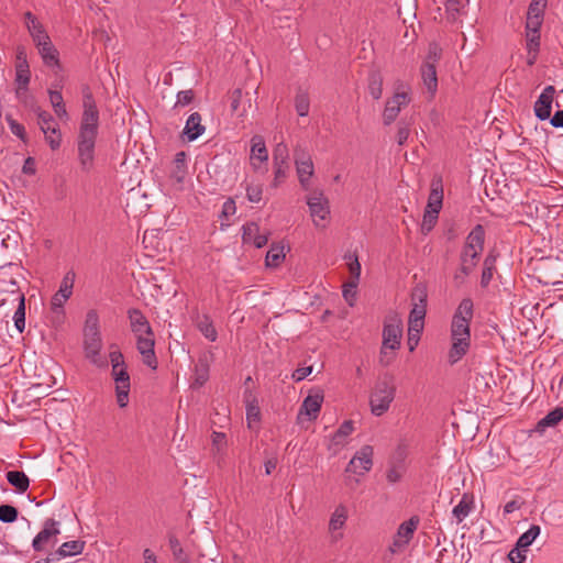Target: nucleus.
I'll list each match as a JSON object with an SVG mask.
<instances>
[{"label":"nucleus","mask_w":563,"mask_h":563,"mask_svg":"<svg viewBox=\"0 0 563 563\" xmlns=\"http://www.w3.org/2000/svg\"><path fill=\"white\" fill-rule=\"evenodd\" d=\"M545 8H547V4H544V3H538V2L531 1L529 4V8H528L527 16L543 18Z\"/></svg>","instance_id":"obj_62"},{"label":"nucleus","mask_w":563,"mask_h":563,"mask_svg":"<svg viewBox=\"0 0 563 563\" xmlns=\"http://www.w3.org/2000/svg\"><path fill=\"white\" fill-rule=\"evenodd\" d=\"M251 161L258 159L261 163L268 159V152L265 141L261 135H254L251 140Z\"/></svg>","instance_id":"obj_30"},{"label":"nucleus","mask_w":563,"mask_h":563,"mask_svg":"<svg viewBox=\"0 0 563 563\" xmlns=\"http://www.w3.org/2000/svg\"><path fill=\"white\" fill-rule=\"evenodd\" d=\"M260 407L254 402L247 404L246 407V419L249 422L260 420Z\"/></svg>","instance_id":"obj_64"},{"label":"nucleus","mask_w":563,"mask_h":563,"mask_svg":"<svg viewBox=\"0 0 563 563\" xmlns=\"http://www.w3.org/2000/svg\"><path fill=\"white\" fill-rule=\"evenodd\" d=\"M473 508V497H470L467 494H464L460 503L453 508V516L456 518L457 522H462L464 518H466Z\"/></svg>","instance_id":"obj_33"},{"label":"nucleus","mask_w":563,"mask_h":563,"mask_svg":"<svg viewBox=\"0 0 563 563\" xmlns=\"http://www.w3.org/2000/svg\"><path fill=\"white\" fill-rule=\"evenodd\" d=\"M7 121L9 123L12 134L18 136L20 140L25 141L26 140L25 128L21 123L16 122L14 119H12L11 117H7Z\"/></svg>","instance_id":"obj_58"},{"label":"nucleus","mask_w":563,"mask_h":563,"mask_svg":"<svg viewBox=\"0 0 563 563\" xmlns=\"http://www.w3.org/2000/svg\"><path fill=\"white\" fill-rule=\"evenodd\" d=\"M37 52L46 67L60 69L59 52L53 44L51 37L35 44Z\"/></svg>","instance_id":"obj_20"},{"label":"nucleus","mask_w":563,"mask_h":563,"mask_svg":"<svg viewBox=\"0 0 563 563\" xmlns=\"http://www.w3.org/2000/svg\"><path fill=\"white\" fill-rule=\"evenodd\" d=\"M9 284L10 288L8 291L15 294L16 300L19 301L18 308L13 316L14 325L16 330L22 333L25 329V297L24 294L20 291L15 279L11 278Z\"/></svg>","instance_id":"obj_21"},{"label":"nucleus","mask_w":563,"mask_h":563,"mask_svg":"<svg viewBox=\"0 0 563 563\" xmlns=\"http://www.w3.org/2000/svg\"><path fill=\"white\" fill-rule=\"evenodd\" d=\"M197 328L211 342L217 340V330L208 316L203 314L201 317H198Z\"/></svg>","instance_id":"obj_35"},{"label":"nucleus","mask_w":563,"mask_h":563,"mask_svg":"<svg viewBox=\"0 0 563 563\" xmlns=\"http://www.w3.org/2000/svg\"><path fill=\"white\" fill-rule=\"evenodd\" d=\"M541 532V528L538 525H532L525 533H522L516 545L528 551V548L533 543V541L538 538Z\"/></svg>","instance_id":"obj_36"},{"label":"nucleus","mask_w":563,"mask_h":563,"mask_svg":"<svg viewBox=\"0 0 563 563\" xmlns=\"http://www.w3.org/2000/svg\"><path fill=\"white\" fill-rule=\"evenodd\" d=\"M111 376L115 384L117 402L120 408H124L129 402L130 393V375L126 369V364L112 368Z\"/></svg>","instance_id":"obj_10"},{"label":"nucleus","mask_w":563,"mask_h":563,"mask_svg":"<svg viewBox=\"0 0 563 563\" xmlns=\"http://www.w3.org/2000/svg\"><path fill=\"white\" fill-rule=\"evenodd\" d=\"M428 291L423 284H417L411 291V310L408 319L409 343L412 340L413 332L420 334L423 330L424 318L427 313Z\"/></svg>","instance_id":"obj_5"},{"label":"nucleus","mask_w":563,"mask_h":563,"mask_svg":"<svg viewBox=\"0 0 563 563\" xmlns=\"http://www.w3.org/2000/svg\"><path fill=\"white\" fill-rule=\"evenodd\" d=\"M24 23L29 31L32 41L35 44H41L42 41L48 40L49 35L40 20L30 11L24 13Z\"/></svg>","instance_id":"obj_22"},{"label":"nucleus","mask_w":563,"mask_h":563,"mask_svg":"<svg viewBox=\"0 0 563 563\" xmlns=\"http://www.w3.org/2000/svg\"><path fill=\"white\" fill-rule=\"evenodd\" d=\"M540 46V35L539 34H529L527 36V48L529 52V55L532 53H538Z\"/></svg>","instance_id":"obj_63"},{"label":"nucleus","mask_w":563,"mask_h":563,"mask_svg":"<svg viewBox=\"0 0 563 563\" xmlns=\"http://www.w3.org/2000/svg\"><path fill=\"white\" fill-rule=\"evenodd\" d=\"M132 332L136 334H152V328L146 317L140 309L132 308L128 311Z\"/></svg>","instance_id":"obj_25"},{"label":"nucleus","mask_w":563,"mask_h":563,"mask_svg":"<svg viewBox=\"0 0 563 563\" xmlns=\"http://www.w3.org/2000/svg\"><path fill=\"white\" fill-rule=\"evenodd\" d=\"M307 205L310 210V216L316 227L324 228L325 221L330 214L329 200L322 191H313L307 198Z\"/></svg>","instance_id":"obj_8"},{"label":"nucleus","mask_w":563,"mask_h":563,"mask_svg":"<svg viewBox=\"0 0 563 563\" xmlns=\"http://www.w3.org/2000/svg\"><path fill=\"white\" fill-rule=\"evenodd\" d=\"M246 197L250 202L258 203L263 198L262 184H249L246 186Z\"/></svg>","instance_id":"obj_54"},{"label":"nucleus","mask_w":563,"mask_h":563,"mask_svg":"<svg viewBox=\"0 0 563 563\" xmlns=\"http://www.w3.org/2000/svg\"><path fill=\"white\" fill-rule=\"evenodd\" d=\"M102 347L101 334L84 333V349L86 357L97 367L108 366L106 357L100 355Z\"/></svg>","instance_id":"obj_12"},{"label":"nucleus","mask_w":563,"mask_h":563,"mask_svg":"<svg viewBox=\"0 0 563 563\" xmlns=\"http://www.w3.org/2000/svg\"><path fill=\"white\" fill-rule=\"evenodd\" d=\"M527 551L519 548V547H515L514 549L510 550V552L508 553V559L511 563H525L526 562V559H527Z\"/></svg>","instance_id":"obj_61"},{"label":"nucleus","mask_w":563,"mask_h":563,"mask_svg":"<svg viewBox=\"0 0 563 563\" xmlns=\"http://www.w3.org/2000/svg\"><path fill=\"white\" fill-rule=\"evenodd\" d=\"M412 124H413L412 118H402L397 123L396 140H397L398 145L402 146L408 141Z\"/></svg>","instance_id":"obj_38"},{"label":"nucleus","mask_w":563,"mask_h":563,"mask_svg":"<svg viewBox=\"0 0 563 563\" xmlns=\"http://www.w3.org/2000/svg\"><path fill=\"white\" fill-rule=\"evenodd\" d=\"M374 449L372 445H363L349 462L345 472L364 475L373 466Z\"/></svg>","instance_id":"obj_11"},{"label":"nucleus","mask_w":563,"mask_h":563,"mask_svg":"<svg viewBox=\"0 0 563 563\" xmlns=\"http://www.w3.org/2000/svg\"><path fill=\"white\" fill-rule=\"evenodd\" d=\"M563 419V408L556 407L554 410L550 411L544 418H542L538 424V431H544L548 427L556 426Z\"/></svg>","instance_id":"obj_34"},{"label":"nucleus","mask_w":563,"mask_h":563,"mask_svg":"<svg viewBox=\"0 0 563 563\" xmlns=\"http://www.w3.org/2000/svg\"><path fill=\"white\" fill-rule=\"evenodd\" d=\"M7 479L19 493H24L30 486V479L22 471H9Z\"/></svg>","instance_id":"obj_31"},{"label":"nucleus","mask_w":563,"mask_h":563,"mask_svg":"<svg viewBox=\"0 0 563 563\" xmlns=\"http://www.w3.org/2000/svg\"><path fill=\"white\" fill-rule=\"evenodd\" d=\"M81 92L84 111L77 136V152L81 169L89 172L95 161V146L99 129V110L89 86H84Z\"/></svg>","instance_id":"obj_1"},{"label":"nucleus","mask_w":563,"mask_h":563,"mask_svg":"<svg viewBox=\"0 0 563 563\" xmlns=\"http://www.w3.org/2000/svg\"><path fill=\"white\" fill-rule=\"evenodd\" d=\"M75 283V273L68 272L64 276L59 289L52 297L51 306L52 310L57 311L64 307V303L69 299L73 294V287Z\"/></svg>","instance_id":"obj_18"},{"label":"nucleus","mask_w":563,"mask_h":563,"mask_svg":"<svg viewBox=\"0 0 563 563\" xmlns=\"http://www.w3.org/2000/svg\"><path fill=\"white\" fill-rule=\"evenodd\" d=\"M284 258V247L273 244L266 254L265 263L268 267H277Z\"/></svg>","instance_id":"obj_40"},{"label":"nucleus","mask_w":563,"mask_h":563,"mask_svg":"<svg viewBox=\"0 0 563 563\" xmlns=\"http://www.w3.org/2000/svg\"><path fill=\"white\" fill-rule=\"evenodd\" d=\"M19 511L15 507L11 505H1L0 506V521L4 523L14 522L18 519Z\"/></svg>","instance_id":"obj_53"},{"label":"nucleus","mask_w":563,"mask_h":563,"mask_svg":"<svg viewBox=\"0 0 563 563\" xmlns=\"http://www.w3.org/2000/svg\"><path fill=\"white\" fill-rule=\"evenodd\" d=\"M346 519H347L346 508L342 505L338 506L330 518L329 530L336 531V530L341 529L345 525Z\"/></svg>","instance_id":"obj_39"},{"label":"nucleus","mask_w":563,"mask_h":563,"mask_svg":"<svg viewBox=\"0 0 563 563\" xmlns=\"http://www.w3.org/2000/svg\"><path fill=\"white\" fill-rule=\"evenodd\" d=\"M396 396V385L393 376L385 375L379 378L369 395L371 412L380 417L389 410Z\"/></svg>","instance_id":"obj_3"},{"label":"nucleus","mask_w":563,"mask_h":563,"mask_svg":"<svg viewBox=\"0 0 563 563\" xmlns=\"http://www.w3.org/2000/svg\"><path fill=\"white\" fill-rule=\"evenodd\" d=\"M242 240L246 244L261 249L267 244L268 234L261 233L260 227L255 222H251L243 225Z\"/></svg>","instance_id":"obj_23"},{"label":"nucleus","mask_w":563,"mask_h":563,"mask_svg":"<svg viewBox=\"0 0 563 563\" xmlns=\"http://www.w3.org/2000/svg\"><path fill=\"white\" fill-rule=\"evenodd\" d=\"M441 53H442V49L440 48V46L437 43L429 44L428 55H427L423 64L431 63V65L437 66L438 62L441 58Z\"/></svg>","instance_id":"obj_56"},{"label":"nucleus","mask_w":563,"mask_h":563,"mask_svg":"<svg viewBox=\"0 0 563 563\" xmlns=\"http://www.w3.org/2000/svg\"><path fill=\"white\" fill-rule=\"evenodd\" d=\"M443 201V185L441 177H434L431 180V190L428 198L427 208L435 209L438 211L442 208Z\"/></svg>","instance_id":"obj_27"},{"label":"nucleus","mask_w":563,"mask_h":563,"mask_svg":"<svg viewBox=\"0 0 563 563\" xmlns=\"http://www.w3.org/2000/svg\"><path fill=\"white\" fill-rule=\"evenodd\" d=\"M209 378V367L203 361H199L195 366V387H201Z\"/></svg>","instance_id":"obj_47"},{"label":"nucleus","mask_w":563,"mask_h":563,"mask_svg":"<svg viewBox=\"0 0 563 563\" xmlns=\"http://www.w3.org/2000/svg\"><path fill=\"white\" fill-rule=\"evenodd\" d=\"M353 422L351 420H345L331 437L328 450L332 451L334 454L338 453L346 444V438L353 432Z\"/></svg>","instance_id":"obj_24"},{"label":"nucleus","mask_w":563,"mask_h":563,"mask_svg":"<svg viewBox=\"0 0 563 563\" xmlns=\"http://www.w3.org/2000/svg\"><path fill=\"white\" fill-rule=\"evenodd\" d=\"M137 342L136 347L140 354L143 357L144 364H146L152 369L157 368V358L155 355L154 346V333L152 334H136Z\"/></svg>","instance_id":"obj_17"},{"label":"nucleus","mask_w":563,"mask_h":563,"mask_svg":"<svg viewBox=\"0 0 563 563\" xmlns=\"http://www.w3.org/2000/svg\"><path fill=\"white\" fill-rule=\"evenodd\" d=\"M468 0H445L444 7L450 21H455L463 12Z\"/></svg>","instance_id":"obj_37"},{"label":"nucleus","mask_w":563,"mask_h":563,"mask_svg":"<svg viewBox=\"0 0 563 563\" xmlns=\"http://www.w3.org/2000/svg\"><path fill=\"white\" fill-rule=\"evenodd\" d=\"M42 132L44 133L46 142L53 151L59 148L62 143V133L58 129V124L49 128V130L44 129Z\"/></svg>","instance_id":"obj_45"},{"label":"nucleus","mask_w":563,"mask_h":563,"mask_svg":"<svg viewBox=\"0 0 563 563\" xmlns=\"http://www.w3.org/2000/svg\"><path fill=\"white\" fill-rule=\"evenodd\" d=\"M402 336V321L397 313L390 314L385 319L383 329V345L391 351L400 347Z\"/></svg>","instance_id":"obj_6"},{"label":"nucleus","mask_w":563,"mask_h":563,"mask_svg":"<svg viewBox=\"0 0 563 563\" xmlns=\"http://www.w3.org/2000/svg\"><path fill=\"white\" fill-rule=\"evenodd\" d=\"M31 79L30 66L23 47L18 49L15 65V81L18 84L16 96L20 98L22 90H26Z\"/></svg>","instance_id":"obj_16"},{"label":"nucleus","mask_w":563,"mask_h":563,"mask_svg":"<svg viewBox=\"0 0 563 563\" xmlns=\"http://www.w3.org/2000/svg\"><path fill=\"white\" fill-rule=\"evenodd\" d=\"M85 542L79 540L64 542L56 551L54 555L60 560L67 556H74L80 554L84 550Z\"/></svg>","instance_id":"obj_29"},{"label":"nucleus","mask_w":563,"mask_h":563,"mask_svg":"<svg viewBox=\"0 0 563 563\" xmlns=\"http://www.w3.org/2000/svg\"><path fill=\"white\" fill-rule=\"evenodd\" d=\"M495 262H496V260L493 256H487L484 260L483 272H482V277H481V285L483 287L488 286V284L490 283V280L493 278V273L495 269Z\"/></svg>","instance_id":"obj_48"},{"label":"nucleus","mask_w":563,"mask_h":563,"mask_svg":"<svg viewBox=\"0 0 563 563\" xmlns=\"http://www.w3.org/2000/svg\"><path fill=\"white\" fill-rule=\"evenodd\" d=\"M439 213L440 211L435 209L426 208L421 223V232L423 234H428L434 228L438 221Z\"/></svg>","instance_id":"obj_44"},{"label":"nucleus","mask_w":563,"mask_h":563,"mask_svg":"<svg viewBox=\"0 0 563 563\" xmlns=\"http://www.w3.org/2000/svg\"><path fill=\"white\" fill-rule=\"evenodd\" d=\"M274 165V179L272 187H279L287 178L289 172V163L273 162Z\"/></svg>","instance_id":"obj_42"},{"label":"nucleus","mask_w":563,"mask_h":563,"mask_svg":"<svg viewBox=\"0 0 563 563\" xmlns=\"http://www.w3.org/2000/svg\"><path fill=\"white\" fill-rule=\"evenodd\" d=\"M295 108L300 117H306L309 113L310 101L309 96L305 91H299L295 97Z\"/></svg>","instance_id":"obj_46"},{"label":"nucleus","mask_w":563,"mask_h":563,"mask_svg":"<svg viewBox=\"0 0 563 563\" xmlns=\"http://www.w3.org/2000/svg\"><path fill=\"white\" fill-rule=\"evenodd\" d=\"M473 318V301L470 298L463 299L451 323V347L448 353V361L454 365L461 361L471 347L470 322Z\"/></svg>","instance_id":"obj_2"},{"label":"nucleus","mask_w":563,"mask_h":563,"mask_svg":"<svg viewBox=\"0 0 563 563\" xmlns=\"http://www.w3.org/2000/svg\"><path fill=\"white\" fill-rule=\"evenodd\" d=\"M407 465L394 464L388 462L386 471V479L389 484L394 485L399 483L406 474Z\"/></svg>","instance_id":"obj_41"},{"label":"nucleus","mask_w":563,"mask_h":563,"mask_svg":"<svg viewBox=\"0 0 563 563\" xmlns=\"http://www.w3.org/2000/svg\"><path fill=\"white\" fill-rule=\"evenodd\" d=\"M419 525V518L413 516L409 520L404 521L397 530L394 542L390 547L391 552H397L404 549L409 541L412 539L415 531L417 530Z\"/></svg>","instance_id":"obj_15"},{"label":"nucleus","mask_w":563,"mask_h":563,"mask_svg":"<svg viewBox=\"0 0 563 563\" xmlns=\"http://www.w3.org/2000/svg\"><path fill=\"white\" fill-rule=\"evenodd\" d=\"M410 102V96L407 91H396L394 96L386 101L383 111V122L390 125L398 117L404 107Z\"/></svg>","instance_id":"obj_13"},{"label":"nucleus","mask_w":563,"mask_h":563,"mask_svg":"<svg viewBox=\"0 0 563 563\" xmlns=\"http://www.w3.org/2000/svg\"><path fill=\"white\" fill-rule=\"evenodd\" d=\"M195 97V93L191 89L188 90H181L177 93V101L174 106V108H177L179 106L184 107L192 102Z\"/></svg>","instance_id":"obj_60"},{"label":"nucleus","mask_w":563,"mask_h":563,"mask_svg":"<svg viewBox=\"0 0 563 563\" xmlns=\"http://www.w3.org/2000/svg\"><path fill=\"white\" fill-rule=\"evenodd\" d=\"M187 176V165H181L173 161L169 172V178L177 185H181Z\"/></svg>","instance_id":"obj_51"},{"label":"nucleus","mask_w":563,"mask_h":563,"mask_svg":"<svg viewBox=\"0 0 563 563\" xmlns=\"http://www.w3.org/2000/svg\"><path fill=\"white\" fill-rule=\"evenodd\" d=\"M554 93V86H547L536 101L534 114L539 120L544 121L551 117Z\"/></svg>","instance_id":"obj_19"},{"label":"nucleus","mask_w":563,"mask_h":563,"mask_svg":"<svg viewBox=\"0 0 563 563\" xmlns=\"http://www.w3.org/2000/svg\"><path fill=\"white\" fill-rule=\"evenodd\" d=\"M289 151L285 143H278L273 151V162L288 163Z\"/></svg>","instance_id":"obj_55"},{"label":"nucleus","mask_w":563,"mask_h":563,"mask_svg":"<svg viewBox=\"0 0 563 563\" xmlns=\"http://www.w3.org/2000/svg\"><path fill=\"white\" fill-rule=\"evenodd\" d=\"M84 333L100 334L99 316L96 310L87 312Z\"/></svg>","instance_id":"obj_50"},{"label":"nucleus","mask_w":563,"mask_h":563,"mask_svg":"<svg viewBox=\"0 0 563 563\" xmlns=\"http://www.w3.org/2000/svg\"><path fill=\"white\" fill-rule=\"evenodd\" d=\"M110 349L109 361L112 368L115 369L118 366L124 365V356L121 351L115 345H111Z\"/></svg>","instance_id":"obj_57"},{"label":"nucleus","mask_w":563,"mask_h":563,"mask_svg":"<svg viewBox=\"0 0 563 563\" xmlns=\"http://www.w3.org/2000/svg\"><path fill=\"white\" fill-rule=\"evenodd\" d=\"M323 398L324 395L321 388L311 389L301 404L298 418L305 415L309 420H316L319 416Z\"/></svg>","instance_id":"obj_14"},{"label":"nucleus","mask_w":563,"mask_h":563,"mask_svg":"<svg viewBox=\"0 0 563 563\" xmlns=\"http://www.w3.org/2000/svg\"><path fill=\"white\" fill-rule=\"evenodd\" d=\"M484 228L477 224L467 235L461 252V272L464 275H468L477 265L479 255L484 249Z\"/></svg>","instance_id":"obj_4"},{"label":"nucleus","mask_w":563,"mask_h":563,"mask_svg":"<svg viewBox=\"0 0 563 563\" xmlns=\"http://www.w3.org/2000/svg\"><path fill=\"white\" fill-rule=\"evenodd\" d=\"M168 542L175 560H177L178 563H189V560L185 555L184 549L180 545L179 540L174 534H170L168 537Z\"/></svg>","instance_id":"obj_49"},{"label":"nucleus","mask_w":563,"mask_h":563,"mask_svg":"<svg viewBox=\"0 0 563 563\" xmlns=\"http://www.w3.org/2000/svg\"><path fill=\"white\" fill-rule=\"evenodd\" d=\"M421 78L427 90L433 96L438 89L437 66L430 64L421 65Z\"/></svg>","instance_id":"obj_28"},{"label":"nucleus","mask_w":563,"mask_h":563,"mask_svg":"<svg viewBox=\"0 0 563 563\" xmlns=\"http://www.w3.org/2000/svg\"><path fill=\"white\" fill-rule=\"evenodd\" d=\"M368 92L378 100L383 95V76L379 70H372L368 75Z\"/></svg>","instance_id":"obj_32"},{"label":"nucleus","mask_w":563,"mask_h":563,"mask_svg":"<svg viewBox=\"0 0 563 563\" xmlns=\"http://www.w3.org/2000/svg\"><path fill=\"white\" fill-rule=\"evenodd\" d=\"M201 115L198 112H194L188 117L183 131V136L187 141L192 142L197 140L200 135H202L206 128L201 123Z\"/></svg>","instance_id":"obj_26"},{"label":"nucleus","mask_w":563,"mask_h":563,"mask_svg":"<svg viewBox=\"0 0 563 563\" xmlns=\"http://www.w3.org/2000/svg\"><path fill=\"white\" fill-rule=\"evenodd\" d=\"M542 22H543V18L527 16V22H526L527 36H529V34H539Z\"/></svg>","instance_id":"obj_59"},{"label":"nucleus","mask_w":563,"mask_h":563,"mask_svg":"<svg viewBox=\"0 0 563 563\" xmlns=\"http://www.w3.org/2000/svg\"><path fill=\"white\" fill-rule=\"evenodd\" d=\"M294 158L299 183L307 190L309 188V180L314 174L311 156L306 150L297 146L294 151Z\"/></svg>","instance_id":"obj_9"},{"label":"nucleus","mask_w":563,"mask_h":563,"mask_svg":"<svg viewBox=\"0 0 563 563\" xmlns=\"http://www.w3.org/2000/svg\"><path fill=\"white\" fill-rule=\"evenodd\" d=\"M35 112L37 114V123L40 125L41 131L44 129L49 130V128L55 126L57 124L54 117L49 112L42 110L41 108H37Z\"/></svg>","instance_id":"obj_52"},{"label":"nucleus","mask_w":563,"mask_h":563,"mask_svg":"<svg viewBox=\"0 0 563 563\" xmlns=\"http://www.w3.org/2000/svg\"><path fill=\"white\" fill-rule=\"evenodd\" d=\"M347 265H349V272L351 275V278L349 280V286L351 288H356L360 277H361V264L358 262L357 256L350 255Z\"/></svg>","instance_id":"obj_43"},{"label":"nucleus","mask_w":563,"mask_h":563,"mask_svg":"<svg viewBox=\"0 0 563 563\" xmlns=\"http://www.w3.org/2000/svg\"><path fill=\"white\" fill-rule=\"evenodd\" d=\"M60 533L59 522L53 518L44 521L43 529L35 536L32 548L36 552H43L48 545H54L57 536Z\"/></svg>","instance_id":"obj_7"}]
</instances>
